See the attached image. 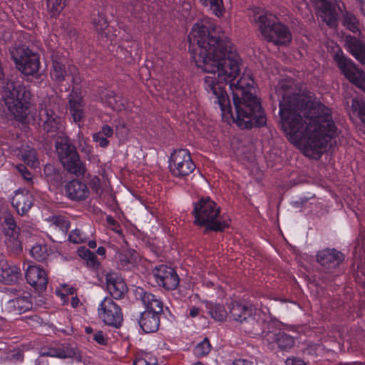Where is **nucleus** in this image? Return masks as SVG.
I'll return each mask as SVG.
<instances>
[{"instance_id": "b1692460", "label": "nucleus", "mask_w": 365, "mask_h": 365, "mask_svg": "<svg viewBox=\"0 0 365 365\" xmlns=\"http://www.w3.org/2000/svg\"><path fill=\"white\" fill-rule=\"evenodd\" d=\"M163 312H143L138 321L140 327L145 333L155 332L160 326V317Z\"/></svg>"}, {"instance_id": "338daca9", "label": "nucleus", "mask_w": 365, "mask_h": 365, "mask_svg": "<svg viewBox=\"0 0 365 365\" xmlns=\"http://www.w3.org/2000/svg\"><path fill=\"white\" fill-rule=\"evenodd\" d=\"M97 253L99 255H104L106 254V249L103 247H99L97 249Z\"/></svg>"}, {"instance_id": "2f4dec72", "label": "nucleus", "mask_w": 365, "mask_h": 365, "mask_svg": "<svg viewBox=\"0 0 365 365\" xmlns=\"http://www.w3.org/2000/svg\"><path fill=\"white\" fill-rule=\"evenodd\" d=\"M4 243L7 251L13 255H18L22 252V244L19 240V235L4 237Z\"/></svg>"}, {"instance_id": "864d4df0", "label": "nucleus", "mask_w": 365, "mask_h": 365, "mask_svg": "<svg viewBox=\"0 0 365 365\" xmlns=\"http://www.w3.org/2000/svg\"><path fill=\"white\" fill-rule=\"evenodd\" d=\"M98 133L105 137L110 138L113 135V129L108 125H104Z\"/></svg>"}, {"instance_id": "a18cd8bd", "label": "nucleus", "mask_w": 365, "mask_h": 365, "mask_svg": "<svg viewBox=\"0 0 365 365\" xmlns=\"http://www.w3.org/2000/svg\"><path fill=\"white\" fill-rule=\"evenodd\" d=\"M352 109L358 113V115L363 123H365V101L354 98L351 101Z\"/></svg>"}, {"instance_id": "13d9d810", "label": "nucleus", "mask_w": 365, "mask_h": 365, "mask_svg": "<svg viewBox=\"0 0 365 365\" xmlns=\"http://www.w3.org/2000/svg\"><path fill=\"white\" fill-rule=\"evenodd\" d=\"M79 303H80V300L77 296H74V297H71V304L72 307L76 308L78 306Z\"/></svg>"}, {"instance_id": "37998d69", "label": "nucleus", "mask_w": 365, "mask_h": 365, "mask_svg": "<svg viewBox=\"0 0 365 365\" xmlns=\"http://www.w3.org/2000/svg\"><path fill=\"white\" fill-rule=\"evenodd\" d=\"M202 5L210 6V9L217 16H220L223 12L222 0H200Z\"/></svg>"}, {"instance_id": "9d476101", "label": "nucleus", "mask_w": 365, "mask_h": 365, "mask_svg": "<svg viewBox=\"0 0 365 365\" xmlns=\"http://www.w3.org/2000/svg\"><path fill=\"white\" fill-rule=\"evenodd\" d=\"M262 340L267 344L270 349H274L275 346L282 350L288 351L294 346V338L280 330L274 327L273 324H269L267 329L262 333Z\"/></svg>"}, {"instance_id": "7ed1b4c3", "label": "nucleus", "mask_w": 365, "mask_h": 365, "mask_svg": "<svg viewBox=\"0 0 365 365\" xmlns=\"http://www.w3.org/2000/svg\"><path fill=\"white\" fill-rule=\"evenodd\" d=\"M194 224L209 231L222 232L229 226V220L220 215V207L210 197H202L194 204Z\"/></svg>"}, {"instance_id": "58836bf2", "label": "nucleus", "mask_w": 365, "mask_h": 365, "mask_svg": "<svg viewBox=\"0 0 365 365\" xmlns=\"http://www.w3.org/2000/svg\"><path fill=\"white\" fill-rule=\"evenodd\" d=\"M118 266L122 269H128L133 264V255L130 251H124L117 255Z\"/></svg>"}, {"instance_id": "20e7f679", "label": "nucleus", "mask_w": 365, "mask_h": 365, "mask_svg": "<svg viewBox=\"0 0 365 365\" xmlns=\"http://www.w3.org/2000/svg\"><path fill=\"white\" fill-rule=\"evenodd\" d=\"M31 93L20 82L9 80L3 87L1 99L4 106L16 118L21 119L29 107Z\"/></svg>"}, {"instance_id": "5fc2aeb1", "label": "nucleus", "mask_w": 365, "mask_h": 365, "mask_svg": "<svg viewBox=\"0 0 365 365\" xmlns=\"http://www.w3.org/2000/svg\"><path fill=\"white\" fill-rule=\"evenodd\" d=\"M285 365H306L304 361L297 357L288 358L285 361Z\"/></svg>"}, {"instance_id": "e2e57ef3", "label": "nucleus", "mask_w": 365, "mask_h": 365, "mask_svg": "<svg viewBox=\"0 0 365 365\" xmlns=\"http://www.w3.org/2000/svg\"><path fill=\"white\" fill-rule=\"evenodd\" d=\"M307 202V198L302 199L300 201H296L294 202V206L296 207H299L302 206L304 204H305Z\"/></svg>"}, {"instance_id": "393cba45", "label": "nucleus", "mask_w": 365, "mask_h": 365, "mask_svg": "<svg viewBox=\"0 0 365 365\" xmlns=\"http://www.w3.org/2000/svg\"><path fill=\"white\" fill-rule=\"evenodd\" d=\"M19 268L11 265L3 257H0V282L7 284L16 283L19 279Z\"/></svg>"}, {"instance_id": "3c124183", "label": "nucleus", "mask_w": 365, "mask_h": 365, "mask_svg": "<svg viewBox=\"0 0 365 365\" xmlns=\"http://www.w3.org/2000/svg\"><path fill=\"white\" fill-rule=\"evenodd\" d=\"M16 169L24 180L26 181H31L32 180V174L25 165L21 164L16 165Z\"/></svg>"}, {"instance_id": "9b49d317", "label": "nucleus", "mask_w": 365, "mask_h": 365, "mask_svg": "<svg viewBox=\"0 0 365 365\" xmlns=\"http://www.w3.org/2000/svg\"><path fill=\"white\" fill-rule=\"evenodd\" d=\"M52 69L51 70V78L57 83L65 81L66 76H71L73 83H77V68L74 66H70L65 56L58 51H53L51 54Z\"/></svg>"}, {"instance_id": "a211bd4d", "label": "nucleus", "mask_w": 365, "mask_h": 365, "mask_svg": "<svg viewBox=\"0 0 365 365\" xmlns=\"http://www.w3.org/2000/svg\"><path fill=\"white\" fill-rule=\"evenodd\" d=\"M135 297L140 300L145 308L144 312L154 313V312H163V302L161 298L142 287H136L134 291Z\"/></svg>"}, {"instance_id": "bf43d9fd", "label": "nucleus", "mask_w": 365, "mask_h": 365, "mask_svg": "<svg viewBox=\"0 0 365 365\" xmlns=\"http://www.w3.org/2000/svg\"><path fill=\"white\" fill-rule=\"evenodd\" d=\"M76 289L73 287H66L65 289V293L62 294L63 297L68 295H73L75 292Z\"/></svg>"}, {"instance_id": "412c9836", "label": "nucleus", "mask_w": 365, "mask_h": 365, "mask_svg": "<svg viewBox=\"0 0 365 365\" xmlns=\"http://www.w3.org/2000/svg\"><path fill=\"white\" fill-rule=\"evenodd\" d=\"M344 259V255L335 249H325L317 254V262L328 269L338 267Z\"/></svg>"}, {"instance_id": "f257e3e1", "label": "nucleus", "mask_w": 365, "mask_h": 365, "mask_svg": "<svg viewBox=\"0 0 365 365\" xmlns=\"http://www.w3.org/2000/svg\"><path fill=\"white\" fill-rule=\"evenodd\" d=\"M190 49L197 45L196 65L209 75L204 88L209 98L220 108L222 117L231 116L242 129L261 127L266 116L255 94L253 79L243 75L239 79L240 58L221 29L210 21H197L188 36Z\"/></svg>"}, {"instance_id": "ea45409f", "label": "nucleus", "mask_w": 365, "mask_h": 365, "mask_svg": "<svg viewBox=\"0 0 365 365\" xmlns=\"http://www.w3.org/2000/svg\"><path fill=\"white\" fill-rule=\"evenodd\" d=\"M43 173L48 181L58 182L62 180L59 170L52 164H46L44 166Z\"/></svg>"}, {"instance_id": "6e6d98bb", "label": "nucleus", "mask_w": 365, "mask_h": 365, "mask_svg": "<svg viewBox=\"0 0 365 365\" xmlns=\"http://www.w3.org/2000/svg\"><path fill=\"white\" fill-rule=\"evenodd\" d=\"M232 365H256L253 361L244 359H235Z\"/></svg>"}, {"instance_id": "cd10ccee", "label": "nucleus", "mask_w": 365, "mask_h": 365, "mask_svg": "<svg viewBox=\"0 0 365 365\" xmlns=\"http://www.w3.org/2000/svg\"><path fill=\"white\" fill-rule=\"evenodd\" d=\"M346 44L349 51L361 63L365 64V45L356 37L348 36Z\"/></svg>"}, {"instance_id": "c85d7f7f", "label": "nucleus", "mask_w": 365, "mask_h": 365, "mask_svg": "<svg viewBox=\"0 0 365 365\" xmlns=\"http://www.w3.org/2000/svg\"><path fill=\"white\" fill-rule=\"evenodd\" d=\"M9 304L18 314H21L32 308L31 295L28 292H24L22 295L9 301Z\"/></svg>"}, {"instance_id": "f8f14e48", "label": "nucleus", "mask_w": 365, "mask_h": 365, "mask_svg": "<svg viewBox=\"0 0 365 365\" xmlns=\"http://www.w3.org/2000/svg\"><path fill=\"white\" fill-rule=\"evenodd\" d=\"M98 314L103 323L108 326L119 328L122 325L123 321L122 310L111 297H106L100 303Z\"/></svg>"}, {"instance_id": "ddd939ff", "label": "nucleus", "mask_w": 365, "mask_h": 365, "mask_svg": "<svg viewBox=\"0 0 365 365\" xmlns=\"http://www.w3.org/2000/svg\"><path fill=\"white\" fill-rule=\"evenodd\" d=\"M334 61L346 78L359 88H362L365 83V73L358 68L354 63L344 56L341 51L334 54Z\"/></svg>"}, {"instance_id": "09e8293b", "label": "nucleus", "mask_w": 365, "mask_h": 365, "mask_svg": "<svg viewBox=\"0 0 365 365\" xmlns=\"http://www.w3.org/2000/svg\"><path fill=\"white\" fill-rule=\"evenodd\" d=\"M171 87L170 88V93L175 94L178 96H180L185 93L183 86L185 83L182 81L173 79L171 82Z\"/></svg>"}, {"instance_id": "423d86ee", "label": "nucleus", "mask_w": 365, "mask_h": 365, "mask_svg": "<svg viewBox=\"0 0 365 365\" xmlns=\"http://www.w3.org/2000/svg\"><path fill=\"white\" fill-rule=\"evenodd\" d=\"M58 158L63 168L76 177L84 176L86 172L85 164L81 160L76 146L66 134L58 135L55 141Z\"/></svg>"}, {"instance_id": "72a5a7b5", "label": "nucleus", "mask_w": 365, "mask_h": 365, "mask_svg": "<svg viewBox=\"0 0 365 365\" xmlns=\"http://www.w3.org/2000/svg\"><path fill=\"white\" fill-rule=\"evenodd\" d=\"M78 255L86 263V266L91 269H97L100 265L96 255L90 250L82 247L78 250Z\"/></svg>"}, {"instance_id": "2eb2a0df", "label": "nucleus", "mask_w": 365, "mask_h": 365, "mask_svg": "<svg viewBox=\"0 0 365 365\" xmlns=\"http://www.w3.org/2000/svg\"><path fill=\"white\" fill-rule=\"evenodd\" d=\"M152 275L156 283L167 290L175 289L179 284V277L175 269L165 264L155 267Z\"/></svg>"}, {"instance_id": "de8ad7c7", "label": "nucleus", "mask_w": 365, "mask_h": 365, "mask_svg": "<svg viewBox=\"0 0 365 365\" xmlns=\"http://www.w3.org/2000/svg\"><path fill=\"white\" fill-rule=\"evenodd\" d=\"M89 339H92L100 345H107L109 338L107 334L101 330H97Z\"/></svg>"}, {"instance_id": "aec40b11", "label": "nucleus", "mask_w": 365, "mask_h": 365, "mask_svg": "<svg viewBox=\"0 0 365 365\" xmlns=\"http://www.w3.org/2000/svg\"><path fill=\"white\" fill-rule=\"evenodd\" d=\"M66 196L74 202H81L87 199L90 195L88 185L78 179L67 182L64 187Z\"/></svg>"}, {"instance_id": "39448f33", "label": "nucleus", "mask_w": 365, "mask_h": 365, "mask_svg": "<svg viewBox=\"0 0 365 365\" xmlns=\"http://www.w3.org/2000/svg\"><path fill=\"white\" fill-rule=\"evenodd\" d=\"M253 21L258 24L263 37L276 45L287 44L290 42L292 35L284 25L277 21L276 17L260 9L254 11Z\"/></svg>"}, {"instance_id": "79ce46f5", "label": "nucleus", "mask_w": 365, "mask_h": 365, "mask_svg": "<svg viewBox=\"0 0 365 365\" xmlns=\"http://www.w3.org/2000/svg\"><path fill=\"white\" fill-rule=\"evenodd\" d=\"M66 6V0H47V7L52 17L60 14Z\"/></svg>"}, {"instance_id": "8fccbe9b", "label": "nucleus", "mask_w": 365, "mask_h": 365, "mask_svg": "<svg viewBox=\"0 0 365 365\" xmlns=\"http://www.w3.org/2000/svg\"><path fill=\"white\" fill-rule=\"evenodd\" d=\"M93 139L95 142L98 143L101 148H106L109 145V140H107V137H105L98 132L93 135Z\"/></svg>"}, {"instance_id": "6e6552de", "label": "nucleus", "mask_w": 365, "mask_h": 365, "mask_svg": "<svg viewBox=\"0 0 365 365\" xmlns=\"http://www.w3.org/2000/svg\"><path fill=\"white\" fill-rule=\"evenodd\" d=\"M9 51L12 60L22 73L30 76L38 71V56L28 47L25 46H14Z\"/></svg>"}, {"instance_id": "f03ea898", "label": "nucleus", "mask_w": 365, "mask_h": 365, "mask_svg": "<svg viewBox=\"0 0 365 365\" xmlns=\"http://www.w3.org/2000/svg\"><path fill=\"white\" fill-rule=\"evenodd\" d=\"M293 86L292 80H282L277 88L282 128L305 155L318 159L337 135L332 111L314 96L295 93Z\"/></svg>"}, {"instance_id": "bb28decb", "label": "nucleus", "mask_w": 365, "mask_h": 365, "mask_svg": "<svg viewBox=\"0 0 365 365\" xmlns=\"http://www.w3.org/2000/svg\"><path fill=\"white\" fill-rule=\"evenodd\" d=\"M102 103L115 111H120L125 108V100L115 93L113 91L106 90L101 94Z\"/></svg>"}, {"instance_id": "c03bdc74", "label": "nucleus", "mask_w": 365, "mask_h": 365, "mask_svg": "<svg viewBox=\"0 0 365 365\" xmlns=\"http://www.w3.org/2000/svg\"><path fill=\"white\" fill-rule=\"evenodd\" d=\"M211 345L207 338H205L201 342L198 343L194 348V354L197 357H202L210 351Z\"/></svg>"}, {"instance_id": "f704fd0d", "label": "nucleus", "mask_w": 365, "mask_h": 365, "mask_svg": "<svg viewBox=\"0 0 365 365\" xmlns=\"http://www.w3.org/2000/svg\"><path fill=\"white\" fill-rule=\"evenodd\" d=\"M51 222V227L53 229H58L65 235L69 227L70 222L68 218L62 215H53L48 219Z\"/></svg>"}, {"instance_id": "052dcab7", "label": "nucleus", "mask_w": 365, "mask_h": 365, "mask_svg": "<svg viewBox=\"0 0 365 365\" xmlns=\"http://www.w3.org/2000/svg\"><path fill=\"white\" fill-rule=\"evenodd\" d=\"M66 32L71 38H75L76 36V31L74 28H68Z\"/></svg>"}, {"instance_id": "603ef678", "label": "nucleus", "mask_w": 365, "mask_h": 365, "mask_svg": "<svg viewBox=\"0 0 365 365\" xmlns=\"http://www.w3.org/2000/svg\"><path fill=\"white\" fill-rule=\"evenodd\" d=\"M90 185L93 190L98 193L101 190V180L98 177L94 176L91 182Z\"/></svg>"}, {"instance_id": "680f3d73", "label": "nucleus", "mask_w": 365, "mask_h": 365, "mask_svg": "<svg viewBox=\"0 0 365 365\" xmlns=\"http://www.w3.org/2000/svg\"><path fill=\"white\" fill-rule=\"evenodd\" d=\"M361 12L365 16V0H358Z\"/></svg>"}, {"instance_id": "c756f323", "label": "nucleus", "mask_w": 365, "mask_h": 365, "mask_svg": "<svg viewBox=\"0 0 365 365\" xmlns=\"http://www.w3.org/2000/svg\"><path fill=\"white\" fill-rule=\"evenodd\" d=\"M207 313L217 322H224L228 317V312L223 304L206 302Z\"/></svg>"}, {"instance_id": "774afa93", "label": "nucleus", "mask_w": 365, "mask_h": 365, "mask_svg": "<svg viewBox=\"0 0 365 365\" xmlns=\"http://www.w3.org/2000/svg\"><path fill=\"white\" fill-rule=\"evenodd\" d=\"M88 246L91 248H96V242L94 240H91L88 242Z\"/></svg>"}, {"instance_id": "4c0bfd02", "label": "nucleus", "mask_w": 365, "mask_h": 365, "mask_svg": "<svg viewBox=\"0 0 365 365\" xmlns=\"http://www.w3.org/2000/svg\"><path fill=\"white\" fill-rule=\"evenodd\" d=\"M133 365H158V360L150 353L140 352L137 354Z\"/></svg>"}, {"instance_id": "a878e982", "label": "nucleus", "mask_w": 365, "mask_h": 365, "mask_svg": "<svg viewBox=\"0 0 365 365\" xmlns=\"http://www.w3.org/2000/svg\"><path fill=\"white\" fill-rule=\"evenodd\" d=\"M83 98L77 93L72 91L69 95L68 110L76 123H79L85 117Z\"/></svg>"}, {"instance_id": "4d7b16f0", "label": "nucleus", "mask_w": 365, "mask_h": 365, "mask_svg": "<svg viewBox=\"0 0 365 365\" xmlns=\"http://www.w3.org/2000/svg\"><path fill=\"white\" fill-rule=\"evenodd\" d=\"M200 311V308H198L197 307H192L190 309L189 315L191 317H196L197 316L199 315Z\"/></svg>"}, {"instance_id": "7c9ffc66", "label": "nucleus", "mask_w": 365, "mask_h": 365, "mask_svg": "<svg viewBox=\"0 0 365 365\" xmlns=\"http://www.w3.org/2000/svg\"><path fill=\"white\" fill-rule=\"evenodd\" d=\"M1 226L4 237L19 235L20 229L16 225L14 216L10 213L5 214Z\"/></svg>"}, {"instance_id": "c9c22d12", "label": "nucleus", "mask_w": 365, "mask_h": 365, "mask_svg": "<svg viewBox=\"0 0 365 365\" xmlns=\"http://www.w3.org/2000/svg\"><path fill=\"white\" fill-rule=\"evenodd\" d=\"M21 160L31 167H35L36 163V150L29 146L22 147L19 153Z\"/></svg>"}, {"instance_id": "0eeeda50", "label": "nucleus", "mask_w": 365, "mask_h": 365, "mask_svg": "<svg viewBox=\"0 0 365 365\" xmlns=\"http://www.w3.org/2000/svg\"><path fill=\"white\" fill-rule=\"evenodd\" d=\"M39 120L43 130L51 137L65 134L64 120L61 115L60 105L56 98H46L39 104Z\"/></svg>"}, {"instance_id": "5701e85b", "label": "nucleus", "mask_w": 365, "mask_h": 365, "mask_svg": "<svg viewBox=\"0 0 365 365\" xmlns=\"http://www.w3.org/2000/svg\"><path fill=\"white\" fill-rule=\"evenodd\" d=\"M33 197L28 192H16L11 199V205L19 215H24L33 205Z\"/></svg>"}, {"instance_id": "0e129e2a", "label": "nucleus", "mask_w": 365, "mask_h": 365, "mask_svg": "<svg viewBox=\"0 0 365 365\" xmlns=\"http://www.w3.org/2000/svg\"><path fill=\"white\" fill-rule=\"evenodd\" d=\"M125 125L126 124H125V123L124 121L119 120V122L115 124V128H116L117 130H119L121 128H125Z\"/></svg>"}, {"instance_id": "dca6fc26", "label": "nucleus", "mask_w": 365, "mask_h": 365, "mask_svg": "<svg viewBox=\"0 0 365 365\" xmlns=\"http://www.w3.org/2000/svg\"><path fill=\"white\" fill-rule=\"evenodd\" d=\"M316 6L318 16L329 27H336L338 23V10L339 6L327 0H312Z\"/></svg>"}, {"instance_id": "f3484780", "label": "nucleus", "mask_w": 365, "mask_h": 365, "mask_svg": "<svg viewBox=\"0 0 365 365\" xmlns=\"http://www.w3.org/2000/svg\"><path fill=\"white\" fill-rule=\"evenodd\" d=\"M106 288L112 299H120L128 292L127 285L121 276L113 271H110L105 276Z\"/></svg>"}, {"instance_id": "473e14b6", "label": "nucleus", "mask_w": 365, "mask_h": 365, "mask_svg": "<svg viewBox=\"0 0 365 365\" xmlns=\"http://www.w3.org/2000/svg\"><path fill=\"white\" fill-rule=\"evenodd\" d=\"M91 21L94 28L99 34L101 35L106 34V31L108 29V24L102 12L99 11H94L91 14Z\"/></svg>"}, {"instance_id": "49530a36", "label": "nucleus", "mask_w": 365, "mask_h": 365, "mask_svg": "<svg viewBox=\"0 0 365 365\" xmlns=\"http://www.w3.org/2000/svg\"><path fill=\"white\" fill-rule=\"evenodd\" d=\"M86 235L80 229H75L72 230L68 235L69 241L74 244L83 243L86 240Z\"/></svg>"}, {"instance_id": "4be33fe9", "label": "nucleus", "mask_w": 365, "mask_h": 365, "mask_svg": "<svg viewBox=\"0 0 365 365\" xmlns=\"http://www.w3.org/2000/svg\"><path fill=\"white\" fill-rule=\"evenodd\" d=\"M228 317L241 324L247 322L252 315L251 307L237 301L231 302L228 304Z\"/></svg>"}, {"instance_id": "4468645a", "label": "nucleus", "mask_w": 365, "mask_h": 365, "mask_svg": "<svg viewBox=\"0 0 365 365\" xmlns=\"http://www.w3.org/2000/svg\"><path fill=\"white\" fill-rule=\"evenodd\" d=\"M41 356L58 358H72L77 362H81L83 357L81 353L75 344L63 343L55 344L42 349Z\"/></svg>"}, {"instance_id": "1a4fd4ad", "label": "nucleus", "mask_w": 365, "mask_h": 365, "mask_svg": "<svg viewBox=\"0 0 365 365\" xmlns=\"http://www.w3.org/2000/svg\"><path fill=\"white\" fill-rule=\"evenodd\" d=\"M195 168V165L187 149L175 150L171 154L169 169L174 177L184 178L191 174Z\"/></svg>"}, {"instance_id": "a19ab883", "label": "nucleus", "mask_w": 365, "mask_h": 365, "mask_svg": "<svg viewBox=\"0 0 365 365\" xmlns=\"http://www.w3.org/2000/svg\"><path fill=\"white\" fill-rule=\"evenodd\" d=\"M31 256L38 262L45 261L48 256V248L44 245H36L30 250Z\"/></svg>"}, {"instance_id": "e433bc0d", "label": "nucleus", "mask_w": 365, "mask_h": 365, "mask_svg": "<svg viewBox=\"0 0 365 365\" xmlns=\"http://www.w3.org/2000/svg\"><path fill=\"white\" fill-rule=\"evenodd\" d=\"M342 24L353 33H356L359 31V21L356 16L351 13L345 12L343 14Z\"/></svg>"}, {"instance_id": "69168bd1", "label": "nucleus", "mask_w": 365, "mask_h": 365, "mask_svg": "<svg viewBox=\"0 0 365 365\" xmlns=\"http://www.w3.org/2000/svg\"><path fill=\"white\" fill-rule=\"evenodd\" d=\"M96 330H94L91 327H86L85 328V331L87 334L91 335V336H93V333H95Z\"/></svg>"}, {"instance_id": "6ab92c4d", "label": "nucleus", "mask_w": 365, "mask_h": 365, "mask_svg": "<svg viewBox=\"0 0 365 365\" xmlns=\"http://www.w3.org/2000/svg\"><path fill=\"white\" fill-rule=\"evenodd\" d=\"M25 277L27 282L38 292L46 290L48 278L45 270L38 265H29L26 271Z\"/></svg>"}]
</instances>
